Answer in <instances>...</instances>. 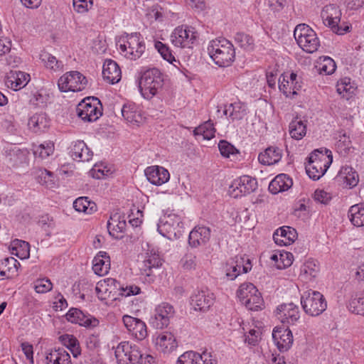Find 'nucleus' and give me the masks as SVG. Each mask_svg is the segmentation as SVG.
I'll use <instances>...</instances> for the list:
<instances>
[{"mask_svg": "<svg viewBox=\"0 0 364 364\" xmlns=\"http://www.w3.org/2000/svg\"><path fill=\"white\" fill-rule=\"evenodd\" d=\"M102 76L105 80L111 84L117 83L122 77L119 65L112 59L105 60L102 67Z\"/></svg>", "mask_w": 364, "mask_h": 364, "instance_id": "nucleus-22", "label": "nucleus"}, {"mask_svg": "<svg viewBox=\"0 0 364 364\" xmlns=\"http://www.w3.org/2000/svg\"><path fill=\"white\" fill-rule=\"evenodd\" d=\"M114 171L112 164L108 161H99L90 171L91 176L96 179H101L111 175Z\"/></svg>", "mask_w": 364, "mask_h": 364, "instance_id": "nucleus-31", "label": "nucleus"}, {"mask_svg": "<svg viewBox=\"0 0 364 364\" xmlns=\"http://www.w3.org/2000/svg\"><path fill=\"white\" fill-rule=\"evenodd\" d=\"M147 180L155 186H161L168 181L170 173L167 169L159 166L147 167L144 171Z\"/></svg>", "mask_w": 364, "mask_h": 364, "instance_id": "nucleus-19", "label": "nucleus"}, {"mask_svg": "<svg viewBox=\"0 0 364 364\" xmlns=\"http://www.w3.org/2000/svg\"><path fill=\"white\" fill-rule=\"evenodd\" d=\"M289 132L291 138L296 140L301 139L306 134V124L296 117L289 125Z\"/></svg>", "mask_w": 364, "mask_h": 364, "instance_id": "nucleus-40", "label": "nucleus"}, {"mask_svg": "<svg viewBox=\"0 0 364 364\" xmlns=\"http://www.w3.org/2000/svg\"><path fill=\"white\" fill-rule=\"evenodd\" d=\"M196 134L203 135V138L210 140L215 137V129L211 120H208L200 125L196 130Z\"/></svg>", "mask_w": 364, "mask_h": 364, "instance_id": "nucleus-51", "label": "nucleus"}, {"mask_svg": "<svg viewBox=\"0 0 364 364\" xmlns=\"http://www.w3.org/2000/svg\"><path fill=\"white\" fill-rule=\"evenodd\" d=\"M33 150L35 158L44 159L53 154L54 144L49 141L45 144L33 146Z\"/></svg>", "mask_w": 364, "mask_h": 364, "instance_id": "nucleus-45", "label": "nucleus"}, {"mask_svg": "<svg viewBox=\"0 0 364 364\" xmlns=\"http://www.w3.org/2000/svg\"><path fill=\"white\" fill-rule=\"evenodd\" d=\"M174 315V309L168 303H162L155 309V313L150 318V323L154 328L162 329L168 326L170 318Z\"/></svg>", "mask_w": 364, "mask_h": 364, "instance_id": "nucleus-12", "label": "nucleus"}, {"mask_svg": "<svg viewBox=\"0 0 364 364\" xmlns=\"http://www.w3.org/2000/svg\"><path fill=\"white\" fill-rule=\"evenodd\" d=\"M333 161H307L305 169L310 178L316 181L324 175Z\"/></svg>", "mask_w": 364, "mask_h": 364, "instance_id": "nucleus-20", "label": "nucleus"}, {"mask_svg": "<svg viewBox=\"0 0 364 364\" xmlns=\"http://www.w3.org/2000/svg\"><path fill=\"white\" fill-rule=\"evenodd\" d=\"M319 271L317 261L309 259L301 267V272L310 278H315Z\"/></svg>", "mask_w": 364, "mask_h": 364, "instance_id": "nucleus-53", "label": "nucleus"}, {"mask_svg": "<svg viewBox=\"0 0 364 364\" xmlns=\"http://www.w3.org/2000/svg\"><path fill=\"white\" fill-rule=\"evenodd\" d=\"M164 74L156 68L141 70L139 89L144 99L151 100L164 85Z\"/></svg>", "mask_w": 364, "mask_h": 364, "instance_id": "nucleus-3", "label": "nucleus"}, {"mask_svg": "<svg viewBox=\"0 0 364 364\" xmlns=\"http://www.w3.org/2000/svg\"><path fill=\"white\" fill-rule=\"evenodd\" d=\"M60 339L62 343L71 351L74 358L80 355V343L74 336L65 334L60 336Z\"/></svg>", "mask_w": 364, "mask_h": 364, "instance_id": "nucleus-43", "label": "nucleus"}, {"mask_svg": "<svg viewBox=\"0 0 364 364\" xmlns=\"http://www.w3.org/2000/svg\"><path fill=\"white\" fill-rule=\"evenodd\" d=\"M336 68V63L331 58L325 56L323 59H320V63L318 64L320 73L331 75L334 73Z\"/></svg>", "mask_w": 364, "mask_h": 364, "instance_id": "nucleus-54", "label": "nucleus"}, {"mask_svg": "<svg viewBox=\"0 0 364 364\" xmlns=\"http://www.w3.org/2000/svg\"><path fill=\"white\" fill-rule=\"evenodd\" d=\"M272 338L281 352L287 351L293 343V335L291 330L287 326L283 330H274Z\"/></svg>", "mask_w": 364, "mask_h": 364, "instance_id": "nucleus-21", "label": "nucleus"}, {"mask_svg": "<svg viewBox=\"0 0 364 364\" xmlns=\"http://www.w3.org/2000/svg\"><path fill=\"white\" fill-rule=\"evenodd\" d=\"M38 181L48 188H53L56 186L53 173L46 169L40 171V173L38 176Z\"/></svg>", "mask_w": 364, "mask_h": 364, "instance_id": "nucleus-52", "label": "nucleus"}, {"mask_svg": "<svg viewBox=\"0 0 364 364\" xmlns=\"http://www.w3.org/2000/svg\"><path fill=\"white\" fill-rule=\"evenodd\" d=\"M211 230L205 226H196L189 233L188 244L196 248L207 244L210 238Z\"/></svg>", "mask_w": 364, "mask_h": 364, "instance_id": "nucleus-17", "label": "nucleus"}, {"mask_svg": "<svg viewBox=\"0 0 364 364\" xmlns=\"http://www.w3.org/2000/svg\"><path fill=\"white\" fill-rule=\"evenodd\" d=\"M156 349L168 354L176 349L178 344L176 338L171 332H162L158 334L154 340Z\"/></svg>", "mask_w": 364, "mask_h": 364, "instance_id": "nucleus-18", "label": "nucleus"}, {"mask_svg": "<svg viewBox=\"0 0 364 364\" xmlns=\"http://www.w3.org/2000/svg\"><path fill=\"white\" fill-rule=\"evenodd\" d=\"M214 301V294L208 289L197 290L191 296V305L196 311H208Z\"/></svg>", "mask_w": 364, "mask_h": 364, "instance_id": "nucleus-14", "label": "nucleus"}, {"mask_svg": "<svg viewBox=\"0 0 364 364\" xmlns=\"http://www.w3.org/2000/svg\"><path fill=\"white\" fill-rule=\"evenodd\" d=\"M223 112L232 120H240L247 114L246 105L240 101L235 102L226 105Z\"/></svg>", "mask_w": 364, "mask_h": 364, "instance_id": "nucleus-32", "label": "nucleus"}, {"mask_svg": "<svg viewBox=\"0 0 364 364\" xmlns=\"http://www.w3.org/2000/svg\"><path fill=\"white\" fill-rule=\"evenodd\" d=\"M336 90L339 95H342L343 97L349 99L355 90L354 87L351 85L350 78H341L337 82Z\"/></svg>", "mask_w": 364, "mask_h": 364, "instance_id": "nucleus-46", "label": "nucleus"}, {"mask_svg": "<svg viewBox=\"0 0 364 364\" xmlns=\"http://www.w3.org/2000/svg\"><path fill=\"white\" fill-rule=\"evenodd\" d=\"M279 90L287 97H292L297 95V91L302 87L301 82L298 80V76L294 73H291L289 77L282 75L279 80Z\"/></svg>", "mask_w": 364, "mask_h": 364, "instance_id": "nucleus-16", "label": "nucleus"}, {"mask_svg": "<svg viewBox=\"0 0 364 364\" xmlns=\"http://www.w3.org/2000/svg\"><path fill=\"white\" fill-rule=\"evenodd\" d=\"M348 308L358 315L364 316V296L361 293H355L351 296Z\"/></svg>", "mask_w": 364, "mask_h": 364, "instance_id": "nucleus-42", "label": "nucleus"}, {"mask_svg": "<svg viewBox=\"0 0 364 364\" xmlns=\"http://www.w3.org/2000/svg\"><path fill=\"white\" fill-rule=\"evenodd\" d=\"M76 112L84 122H95L102 114V105L95 97H86L77 105Z\"/></svg>", "mask_w": 364, "mask_h": 364, "instance_id": "nucleus-6", "label": "nucleus"}, {"mask_svg": "<svg viewBox=\"0 0 364 364\" xmlns=\"http://www.w3.org/2000/svg\"><path fill=\"white\" fill-rule=\"evenodd\" d=\"M292 185V179L288 175L280 173L269 183L268 190L272 194H277L287 191Z\"/></svg>", "mask_w": 364, "mask_h": 364, "instance_id": "nucleus-26", "label": "nucleus"}, {"mask_svg": "<svg viewBox=\"0 0 364 364\" xmlns=\"http://www.w3.org/2000/svg\"><path fill=\"white\" fill-rule=\"evenodd\" d=\"M47 364H72L69 353L63 348L51 350L46 356Z\"/></svg>", "mask_w": 364, "mask_h": 364, "instance_id": "nucleus-30", "label": "nucleus"}, {"mask_svg": "<svg viewBox=\"0 0 364 364\" xmlns=\"http://www.w3.org/2000/svg\"><path fill=\"white\" fill-rule=\"evenodd\" d=\"M30 80V75L20 71H11L7 77L6 84L8 87L17 91L24 87Z\"/></svg>", "mask_w": 364, "mask_h": 364, "instance_id": "nucleus-25", "label": "nucleus"}, {"mask_svg": "<svg viewBox=\"0 0 364 364\" xmlns=\"http://www.w3.org/2000/svg\"><path fill=\"white\" fill-rule=\"evenodd\" d=\"M339 173L343 176L346 186L350 188L355 187L358 184L359 181L358 174L352 167L343 166Z\"/></svg>", "mask_w": 364, "mask_h": 364, "instance_id": "nucleus-44", "label": "nucleus"}, {"mask_svg": "<svg viewBox=\"0 0 364 364\" xmlns=\"http://www.w3.org/2000/svg\"><path fill=\"white\" fill-rule=\"evenodd\" d=\"M87 83L86 77L78 71L66 72L58 80V88L63 92L82 91Z\"/></svg>", "mask_w": 364, "mask_h": 364, "instance_id": "nucleus-7", "label": "nucleus"}, {"mask_svg": "<svg viewBox=\"0 0 364 364\" xmlns=\"http://www.w3.org/2000/svg\"><path fill=\"white\" fill-rule=\"evenodd\" d=\"M154 47L164 60H166L176 68H178V65H181L180 61L176 59L173 54V51L168 46L159 41H156L154 43Z\"/></svg>", "mask_w": 364, "mask_h": 364, "instance_id": "nucleus-38", "label": "nucleus"}, {"mask_svg": "<svg viewBox=\"0 0 364 364\" xmlns=\"http://www.w3.org/2000/svg\"><path fill=\"white\" fill-rule=\"evenodd\" d=\"M122 114L129 123L139 125L143 120L141 110L134 102H127L122 108Z\"/></svg>", "mask_w": 364, "mask_h": 364, "instance_id": "nucleus-24", "label": "nucleus"}, {"mask_svg": "<svg viewBox=\"0 0 364 364\" xmlns=\"http://www.w3.org/2000/svg\"><path fill=\"white\" fill-rule=\"evenodd\" d=\"M277 314L283 324L294 326L299 322L300 311L299 306L292 302L282 304L277 308Z\"/></svg>", "mask_w": 364, "mask_h": 364, "instance_id": "nucleus-13", "label": "nucleus"}, {"mask_svg": "<svg viewBox=\"0 0 364 364\" xmlns=\"http://www.w3.org/2000/svg\"><path fill=\"white\" fill-rule=\"evenodd\" d=\"M257 292L256 287L250 282L242 284L237 291V296L243 304L245 300L247 299L250 295Z\"/></svg>", "mask_w": 364, "mask_h": 364, "instance_id": "nucleus-50", "label": "nucleus"}, {"mask_svg": "<svg viewBox=\"0 0 364 364\" xmlns=\"http://www.w3.org/2000/svg\"><path fill=\"white\" fill-rule=\"evenodd\" d=\"M297 237L296 230L289 226H283L278 228L273 235V239L279 245H289L292 244Z\"/></svg>", "mask_w": 364, "mask_h": 364, "instance_id": "nucleus-23", "label": "nucleus"}, {"mask_svg": "<svg viewBox=\"0 0 364 364\" xmlns=\"http://www.w3.org/2000/svg\"><path fill=\"white\" fill-rule=\"evenodd\" d=\"M198 37L195 28L187 25L177 26L171 35L172 44L178 48H191Z\"/></svg>", "mask_w": 364, "mask_h": 364, "instance_id": "nucleus-9", "label": "nucleus"}, {"mask_svg": "<svg viewBox=\"0 0 364 364\" xmlns=\"http://www.w3.org/2000/svg\"><path fill=\"white\" fill-rule=\"evenodd\" d=\"M120 54L129 60L139 59L146 49L144 38L139 32L125 33L116 42Z\"/></svg>", "mask_w": 364, "mask_h": 364, "instance_id": "nucleus-2", "label": "nucleus"}, {"mask_svg": "<svg viewBox=\"0 0 364 364\" xmlns=\"http://www.w3.org/2000/svg\"><path fill=\"white\" fill-rule=\"evenodd\" d=\"M157 230L164 237L171 239L180 234L183 223L180 216L169 214L164 216L158 223Z\"/></svg>", "mask_w": 364, "mask_h": 364, "instance_id": "nucleus-11", "label": "nucleus"}, {"mask_svg": "<svg viewBox=\"0 0 364 364\" xmlns=\"http://www.w3.org/2000/svg\"><path fill=\"white\" fill-rule=\"evenodd\" d=\"M123 322L129 333L138 341H143L147 336L146 323L139 318L128 315L123 316Z\"/></svg>", "mask_w": 364, "mask_h": 364, "instance_id": "nucleus-15", "label": "nucleus"}, {"mask_svg": "<svg viewBox=\"0 0 364 364\" xmlns=\"http://www.w3.org/2000/svg\"><path fill=\"white\" fill-rule=\"evenodd\" d=\"M127 223L124 218L118 214L111 216L107 222V229L111 235L118 237L116 233L124 232L126 229Z\"/></svg>", "mask_w": 364, "mask_h": 364, "instance_id": "nucleus-35", "label": "nucleus"}, {"mask_svg": "<svg viewBox=\"0 0 364 364\" xmlns=\"http://www.w3.org/2000/svg\"><path fill=\"white\" fill-rule=\"evenodd\" d=\"M105 283H107L109 287H114L115 289L119 291V295L122 296H134L140 294L141 289L139 287L136 285H127L125 287L122 286L120 283L117 281L115 279L108 278Z\"/></svg>", "mask_w": 364, "mask_h": 364, "instance_id": "nucleus-34", "label": "nucleus"}, {"mask_svg": "<svg viewBox=\"0 0 364 364\" xmlns=\"http://www.w3.org/2000/svg\"><path fill=\"white\" fill-rule=\"evenodd\" d=\"M144 266L141 267L145 272L148 269L151 271L153 268H158L162 264V260L159 255L153 254L149 255L143 262Z\"/></svg>", "mask_w": 364, "mask_h": 364, "instance_id": "nucleus-59", "label": "nucleus"}, {"mask_svg": "<svg viewBox=\"0 0 364 364\" xmlns=\"http://www.w3.org/2000/svg\"><path fill=\"white\" fill-rule=\"evenodd\" d=\"M39 59L43 65L53 72H60L64 70V63L58 60L54 55L45 50L41 51Z\"/></svg>", "mask_w": 364, "mask_h": 364, "instance_id": "nucleus-33", "label": "nucleus"}, {"mask_svg": "<svg viewBox=\"0 0 364 364\" xmlns=\"http://www.w3.org/2000/svg\"><path fill=\"white\" fill-rule=\"evenodd\" d=\"M99 320L96 318L91 315H86L81 311V316H79V318L74 323H78L86 328H95L99 325Z\"/></svg>", "mask_w": 364, "mask_h": 364, "instance_id": "nucleus-58", "label": "nucleus"}, {"mask_svg": "<svg viewBox=\"0 0 364 364\" xmlns=\"http://www.w3.org/2000/svg\"><path fill=\"white\" fill-rule=\"evenodd\" d=\"M324 155L326 156L328 159H333L332 151L326 147H320L314 149L311 152L309 156L306 158V159H319L320 156H323Z\"/></svg>", "mask_w": 364, "mask_h": 364, "instance_id": "nucleus-64", "label": "nucleus"}, {"mask_svg": "<svg viewBox=\"0 0 364 364\" xmlns=\"http://www.w3.org/2000/svg\"><path fill=\"white\" fill-rule=\"evenodd\" d=\"M321 16L324 23L331 28L336 34L343 35L348 31V26H346L344 28L338 26V23L341 21V11L336 4L325 6L321 11Z\"/></svg>", "mask_w": 364, "mask_h": 364, "instance_id": "nucleus-10", "label": "nucleus"}, {"mask_svg": "<svg viewBox=\"0 0 364 364\" xmlns=\"http://www.w3.org/2000/svg\"><path fill=\"white\" fill-rule=\"evenodd\" d=\"M208 53L212 60L220 68L230 66L235 60V48L225 38H217L210 41Z\"/></svg>", "mask_w": 364, "mask_h": 364, "instance_id": "nucleus-1", "label": "nucleus"}, {"mask_svg": "<svg viewBox=\"0 0 364 364\" xmlns=\"http://www.w3.org/2000/svg\"><path fill=\"white\" fill-rule=\"evenodd\" d=\"M70 155L73 159H91L92 152L83 141H78L72 146Z\"/></svg>", "mask_w": 364, "mask_h": 364, "instance_id": "nucleus-36", "label": "nucleus"}, {"mask_svg": "<svg viewBox=\"0 0 364 364\" xmlns=\"http://www.w3.org/2000/svg\"><path fill=\"white\" fill-rule=\"evenodd\" d=\"M123 346L125 347H123L122 350H131V355H129L130 364L137 363L140 359H141L143 353L140 350L139 347L137 345L129 342V343H126V345H124Z\"/></svg>", "mask_w": 364, "mask_h": 364, "instance_id": "nucleus-57", "label": "nucleus"}, {"mask_svg": "<svg viewBox=\"0 0 364 364\" xmlns=\"http://www.w3.org/2000/svg\"><path fill=\"white\" fill-rule=\"evenodd\" d=\"M242 265H243V257L237 255L230 258L225 264V275L230 280H234L239 276L242 271Z\"/></svg>", "mask_w": 364, "mask_h": 364, "instance_id": "nucleus-29", "label": "nucleus"}, {"mask_svg": "<svg viewBox=\"0 0 364 364\" xmlns=\"http://www.w3.org/2000/svg\"><path fill=\"white\" fill-rule=\"evenodd\" d=\"M348 217L354 226H364V205H352L348 212Z\"/></svg>", "mask_w": 364, "mask_h": 364, "instance_id": "nucleus-39", "label": "nucleus"}, {"mask_svg": "<svg viewBox=\"0 0 364 364\" xmlns=\"http://www.w3.org/2000/svg\"><path fill=\"white\" fill-rule=\"evenodd\" d=\"M93 0H73L74 10L79 14H85L91 9Z\"/></svg>", "mask_w": 364, "mask_h": 364, "instance_id": "nucleus-61", "label": "nucleus"}, {"mask_svg": "<svg viewBox=\"0 0 364 364\" xmlns=\"http://www.w3.org/2000/svg\"><path fill=\"white\" fill-rule=\"evenodd\" d=\"M181 264L185 269H193L196 267V256L192 252H187L181 260Z\"/></svg>", "mask_w": 364, "mask_h": 364, "instance_id": "nucleus-63", "label": "nucleus"}, {"mask_svg": "<svg viewBox=\"0 0 364 364\" xmlns=\"http://www.w3.org/2000/svg\"><path fill=\"white\" fill-rule=\"evenodd\" d=\"M203 362L202 355L194 351L185 352L177 361L178 364H202Z\"/></svg>", "mask_w": 364, "mask_h": 364, "instance_id": "nucleus-47", "label": "nucleus"}, {"mask_svg": "<svg viewBox=\"0 0 364 364\" xmlns=\"http://www.w3.org/2000/svg\"><path fill=\"white\" fill-rule=\"evenodd\" d=\"M110 269L109 257L105 252H100L93 259L92 269L95 274L103 276L108 273Z\"/></svg>", "mask_w": 364, "mask_h": 364, "instance_id": "nucleus-28", "label": "nucleus"}, {"mask_svg": "<svg viewBox=\"0 0 364 364\" xmlns=\"http://www.w3.org/2000/svg\"><path fill=\"white\" fill-rule=\"evenodd\" d=\"M218 149L222 156L225 158H229L230 156H237L240 154V151L226 140L223 139L219 141Z\"/></svg>", "mask_w": 364, "mask_h": 364, "instance_id": "nucleus-49", "label": "nucleus"}, {"mask_svg": "<svg viewBox=\"0 0 364 364\" xmlns=\"http://www.w3.org/2000/svg\"><path fill=\"white\" fill-rule=\"evenodd\" d=\"M282 157V149L275 146L267 147L263 152H260L257 159H264V158L270 159H281Z\"/></svg>", "mask_w": 364, "mask_h": 364, "instance_id": "nucleus-56", "label": "nucleus"}, {"mask_svg": "<svg viewBox=\"0 0 364 364\" xmlns=\"http://www.w3.org/2000/svg\"><path fill=\"white\" fill-rule=\"evenodd\" d=\"M126 343H129V342H121L115 348L114 354L118 364H130L129 355H131V350H128L127 352V350H122L123 346Z\"/></svg>", "mask_w": 364, "mask_h": 364, "instance_id": "nucleus-55", "label": "nucleus"}, {"mask_svg": "<svg viewBox=\"0 0 364 364\" xmlns=\"http://www.w3.org/2000/svg\"><path fill=\"white\" fill-rule=\"evenodd\" d=\"M50 126V121L46 113H36L28 122V129L34 133L44 132Z\"/></svg>", "mask_w": 364, "mask_h": 364, "instance_id": "nucleus-27", "label": "nucleus"}, {"mask_svg": "<svg viewBox=\"0 0 364 364\" xmlns=\"http://www.w3.org/2000/svg\"><path fill=\"white\" fill-rule=\"evenodd\" d=\"M301 305L306 314L317 316L326 309L327 302L319 291L309 290L301 295Z\"/></svg>", "mask_w": 364, "mask_h": 364, "instance_id": "nucleus-5", "label": "nucleus"}, {"mask_svg": "<svg viewBox=\"0 0 364 364\" xmlns=\"http://www.w3.org/2000/svg\"><path fill=\"white\" fill-rule=\"evenodd\" d=\"M279 263L277 264L278 269H285L291 265L293 262V255L289 252H282L279 253Z\"/></svg>", "mask_w": 364, "mask_h": 364, "instance_id": "nucleus-62", "label": "nucleus"}, {"mask_svg": "<svg viewBox=\"0 0 364 364\" xmlns=\"http://www.w3.org/2000/svg\"><path fill=\"white\" fill-rule=\"evenodd\" d=\"M73 208L77 212H82L87 214H92L97 211V205L88 197L82 196L75 199L73 202Z\"/></svg>", "mask_w": 364, "mask_h": 364, "instance_id": "nucleus-37", "label": "nucleus"}, {"mask_svg": "<svg viewBox=\"0 0 364 364\" xmlns=\"http://www.w3.org/2000/svg\"><path fill=\"white\" fill-rule=\"evenodd\" d=\"M53 284L50 279L43 278L38 279L34 282V289L38 294H44L50 291Z\"/></svg>", "mask_w": 364, "mask_h": 364, "instance_id": "nucleus-60", "label": "nucleus"}, {"mask_svg": "<svg viewBox=\"0 0 364 364\" xmlns=\"http://www.w3.org/2000/svg\"><path fill=\"white\" fill-rule=\"evenodd\" d=\"M294 36L298 46L306 53H313L320 46L316 33L306 23H301L295 27Z\"/></svg>", "mask_w": 364, "mask_h": 364, "instance_id": "nucleus-4", "label": "nucleus"}, {"mask_svg": "<svg viewBox=\"0 0 364 364\" xmlns=\"http://www.w3.org/2000/svg\"><path fill=\"white\" fill-rule=\"evenodd\" d=\"M257 181L255 178L243 175L233 180L228 188V194L237 198L249 195L257 189Z\"/></svg>", "mask_w": 364, "mask_h": 364, "instance_id": "nucleus-8", "label": "nucleus"}, {"mask_svg": "<svg viewBox=\"0 0 364 364\" xmlns=\"http://www.w3.org/2000/svg\"><path fill=\"white\" fill-rule=\"evenodd\" d=\"M243 304L247 309L251 311H258L262 309L264 305V301L261 294L257 290V292L252 294L247 299L245 300Z\"/></svg>", "mask_w": 364, "mask_h": 364, "instance_id": "nucleus-48", "label": "nucleus"}, {"mask_svg": "<svg viewBox=\"0 0 364 364\" xmlns=\"http://www.w3.org/2000/svg\"><path fill=\"white\" fill-rule=\"evenodd\" d=\"M235 43L246 51H252L255 49V40L253 37L244 32H237L234 36Z\"/></svg>", "mask_w": 364, "mask_h": 364, "instance_id": "nucleus-41", "label": "nucleus"}]
</instances>
